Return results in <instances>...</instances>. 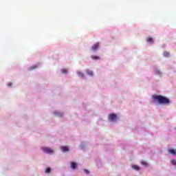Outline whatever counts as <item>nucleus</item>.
<instances>
[{"instance_id":"nucleus-22","label":"nucleus","mask_w":176,"mask_h":176,"mask_svg":"<svg viewBox=\"0 0 176 176\" xmlns=\"http://www.w3.org/2000/svg\"><path fill=\"white\" fill-rule=\"evenodd\" d=\"M156 73H157V74H160V73L159 72V71H157V70H156Z\"/></svg>"},{"instance_id":"nucleus-5","label":"nucleus","mask_w":176,"mask_h":176,"mask_svg":"<svg viewBox=\"0 0 176 176\" xmlns=\"http://www.w3.org/2000/svg\"><path fill=\"white\" fill-rule=\"evenodd\" d=\"M60 149L62 152H68V151H69V148H68V146H61Z\"/></svg>"},{"instance_id":"nucleus-1","label":"nucleus","mask_w":176,"mask_h":176,"mask_svg":"<svg viewBox=\"0 0 176 176\" xmlns=\"http://www.w3.org/2000/svg\"><path fill=\"white\" fill-rule=\"evenodd\" d=\"M153 101H156L158 104L168 105L170 104V99L163 96L157 95L153 96Z\"/></svg>"},{"instance_id":"nucleus-8","label":"nucleus","mask_w":176,"mask_h":176,"mask_svg":"<svg viewBox=\"0 0 176 176\" xmlns=\"http://www.w3.org/2000/svg\"><path fill=\"white\" fill-rule=\"evenodd\" d=\"M168 152H169V153H171V155H176V150L175 149H169Z\"/></svg>"},{"instance_id":"nucleus-9","label":"nucleus","mask_w":176,"mask_h":176,"mask_svg":"<svg viewBox=\"0 0 176 176\" xmlns=\"http://www.w3.org/2000/svg\"><path fill=\"white\" fill-rule=\"evenodd\" d=\"M146 42H148L150 43H153V38H152V37H151V36H148L146 40Z\"/></svg>"},{"instance_id":"nucleus-3","label":"nucleus","mask_w":176,"mask_h":176,"mask_svg":"<svg viewBox=\"0 0 176 176\" xmlns=\"http://www.w3.org/2000/svg\"><path fill=\"white\" fill-rule=\"evenodd\" d=\"M118 119V116L115 113H111L109 115V120H111V122H115Z\"/></svg>"},{"instance_id":"nucleus-15","label":"nucleus","mask_w":176,"mask_h":176,"mask_svg":"<svg viewBox=\"0 0 176 176\" xmlns=\"http://www.w3.org/2000/svg\"><path fill=\"white\" fill-rule=\"evenodd\" d=\"M141 164H142V166H144L145 167H148V163H146V162L145 161H142Z\"/></svg>"},{"instance_id":"nucleus-13","label":"nucleus","mask_w":176,"mask_h":176,"mask_svg":"<svg viewBox=\"0 0 176 176\" xmlns=\"http://www.w3.org/2000/svg\"><path fill=\"white\" fill-rule=\"evenodd\" d=\"M164 57H170V52H164Z\"/></svg>"},{"instance_id":"nucleus-2","label":"nucleus","mask_w":176,"mask_h":176,"mask_svg":"<svg viewBox=\"0 0 176 176\" xmlns=\"http://www.w3.org/2000/svg\"><path fill=\"white\" fill-rule=\"evenodd\" d=\"M41 149L43 151V152L48 153L49 155H52V153H54V151L49 147H42Z\"/></svg>"},{"instance_id":"nucleus-6","label":"nucleus","mask_w":176,"mask_h":176,"mask_svg":"<svg viewBox=\"0 0 176 176\" xmlns=\"http://www.w3.org/2000/svg\"><path fill=\"white\" fill-rule=\"evenodd\" d=\"M54 115H55V116H58V118H60V116H63V113H61L58 111H54Z\"/></svg>"},{"instance_id":"nucleus-18","label":"nucleus","mask_w":176,"mask_h":176,"mask_svg":"<svg viewBox=\"0 0 176 176\" xmlns=\"http://www.w3.org/2000/svg\"><path fill=\"white\" fill-rule=\"evenodd\" d=\"M170 163H172L173 164V166H176V160H172L170 161Z\"/></svg>"},{"instance_id":"nucleus-11","label":"nucleus","mask_w":176,"mask_h":176,"mask_svg":"<svg viewBox=\"0 0 176 176\" xmlns=\"http://www.w3.org/2000/svg\"><path fill=\"white\" fill-rule=\"evenodd\" d=\"M86 72H87V74L88 75H89L90 76H93V75H94L93 72H92L91 70L87 69V70L86 71Z\"/></svg>"},{"instance_id":"nucleus-19","label":"nucleus","mask_w":176,"mask_h":176,"mask_svg":"<svg viewBox=\"0 0 176 176\" xmlns=\"http://www.w3.org/2000/svg\"><path fill=\"white\" fill-rule=\"evenodd\" d=\"M84 171H85V173H86V174H89V170L85 169Z\"/></svg>"},{"instance_id":"nucleus-21","label":"nucleus","mask_w":176,"mask_h":176,"mask_svg":"<svg viewBox=\"0 0 176 176\" xmlns=\"http://www.w3.org/2000/svg\"><path fill=\"white\" fill-rule=\"evenodd\" d=\"M8 86H9V87L12 86V83H8Z\"/></svg>"},{"instance_id":"nucleus-14","label":"nucleus","mask_w":176,"mask_h":176,"mask_svg":"<svg viewBox=\"0 0 176 176\" xmlns=\"http://www.w3.org/2000/svg\"><path fill=\"white\" fill-rule=\"evenodd\" d=\"M77 74L78 76H80V78H83V76H85V74H83V73H82L80 72H78Z\"/></svg>"},{"instance_id":"nucleus-10","label":"nucleus","mask_w":176,"mask_h":176,"mask_svg":"<svg viewBox=\"0 0 176 176\" xmlns=\"http://www.w3.org/2000/svg\"><path fill=\"white\" fill-rule=\"evenodd\" d=\"M71 167H72V168H73V170H75V168H76V163L72 162L71 163Z\"/></svg>"},{"instance_id":"nucleus-16","label":"nucleus","mask_w":176,"mask_h":176,"mask_svg":"<svg viewBox=\"0 0 176 176\" xmlns=\"http://www.w3.org/2000/svg\"><path fill=\"white\" fill-rule=\"evenodd\" d=\"M51 168H47L46 169H45V173H47V174H49V173H50V171H51Z\"/></svg>"},{"instance_id":"nucleus-7","label":"nucleus","mask_w":176,"mask_h":176,"mask_svg":"<svg viewBox=\"0 0 176 176\" xmlns=\"http://www.w3.org/2000/svg\"><path fill=\"white\" fill-rule=\"evenodd\" d=\"M132 168H133L134 170H136V171H140V166H138V165H133Z\"/></svg>"},{"instance_id":"nucleus-4","label":"nucleus","mask_w":176,"mask_h":176,"mask_svg":"<svg viewBox=\"0 0 176 176\" xmlns=\"http://www.w3.org/2000/svg\"><path fill=\"white\" fill-rule=\"evenodd\" d=\"M98 47H100V43H96L93 45V46L91 47V49L92 50H94V52H96V50H98Z\"/></svg>"},{"instance_id":"nucleus-12","label":"nucleus","mask_w":176,"mask_h":176,"mask_svg":"<svg viewBox=\"0 0 176 176\" xmlns=\"http://www.w3.org/2000/svg\"><path fill=\"white\" fill-rule=\"evenodd\" d=\"M91 58L92 60H100V56H91Z\"/></svg>"},{"instance_id":"nucleus-20","label":"nucleus","mask_w":176,"mask_h":176,"mask_svg":"<svg viewBox=\"0 0 176 176\" xmlns=\"http://www.w3.org/2000/svg\"><path fill=\"white\" fill-rule=\"evenodd\" d=\"M35 68H36V66L34 65V67H32L30 69H35Z\"/></svg>"},{"instance_id":"nucleus-17","label":"nucleus","mask_w":176,"mask_h":176,"mask_svg":"<svg viewBox=\"0 0 176 176\" xmlns=\"http://www.w3.org/2000/svg\"><path fill=\"white\" fill-rule=\"evenodd\" d=\"M61 72H62V74H65L68 72V70L63 69L61 70Z\"/></svg>"}]
</instances>
